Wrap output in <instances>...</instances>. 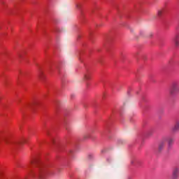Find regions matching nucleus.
I'll list each match as a JSON object with an SVG mask.
<instances>
[{"mask_svg":"<svg viewBox=\"0 0 179 179\" xmlns=\"http://www.w3.org/2000/svg\"><path fill=\"white\" fill-rule=\"evenodd\" d=\"M76 6H77L78 9H82V3H77Z\"/></svg>","mask_w":179,"mask_h":179,"instance_id":"nucleus-13","label":"nucleus"},{"mask_svg":"<svg viewBox=\"0 0 179 179\" xmlns=\"http://www.w3.org/2000/svg\"><path fill=\"white\" fill-rule=\"evenodd\" d=\"M55 31L58 32V31H58V28H57V29L55 30Z\"/></svg>","mask_w":179,"mask_h":179,"instance_id":"nucleus-22","label":"nucleus"},{"mask_svg":"<svg viewBox=\"0 0 179 179\" xmlns=\"http://www.w3.org/2000/svg\"><path fill=\"white\" fill-rule=\"evenodd\" d=\"M69 153H70V155H72V153H73V150H70Z\"/></svg>","mask_w":179,"mask_h":179,"instance_id":"nucleus-18","label":"nucleus"},{"mask_svg":"<svg viewBox=\"0 0 179 179\" xmlns=\"http://www.w3.org/2000/svg\"><path fill=\"white\" fill-rule=\"evenodd\" d=\"M6 143H9V142L8 141H6Z\"/></svg>","mask_w":179,"mask_h":179,"instance_id":"nucleus-23","label":"nucleus"},{"mask_svg":"<svg viewBox=\"0 0 179 179\" xmlns=\"http://www.w3.org/2000/svg\"><path fill=\"white\" fill-rule=\"evenodd\" d=\"M52 143L55 144V140L52 139Z\"/></svg>","mask_w":179,"mask_h":179,"instance_id":"nucleus-16","label":"nucleus"},{"mask_svg":"<svg viewBox=\"0 0 179 179\" xmlns=\"http://www.w3.org/2000/svg\"><path fill=\"white\" fill-rule=\"evenodd\" d=\"M43 142H44V141H38V145H41V143H43Z\"/></svg>","mask_w":179,"mask_h":179,"instance_id":"nucleus-15","label":"nucleus"},{"mask_svg":"<svg viewBox=\"0 0 179 179\" xmlns=\"http://www.w3.org/2000/svg\"><path fill=\"white\" fill-rule=\"evenodd\" d=\"M164 148H166V140L162 138L158 143L157 153H162L164 150Z\"/></svg>","mask_w":179,"mask_h":179,"instance_id":"nucleus-3","label":"nucleus"},{"mask_svg":"<svg viewBox=\"0 0 179 179\" xmlns=\"http://www.w3.org/2000/svg\"><path fill=\"white\" fill-rule=\"evenodd\" d=\"M38 75V78L41 79H44V78H45V76H44V73L43 72V70H41V68H39Z\"/></svg>","mask_w":179,"mask_h":179,"instance_id":"nucleus-9","label":"nucleus"},{"mask_svg":"<svg viewBox=\"0 0 179 179\" xmlns=\"http://www.w3.org/2000/svg\"><path fill=\"white\" fill-rule=\"evenodd\" d=\"M90 138V134H87V136H85V139H87V138Z\"/></svg>","mask_w":179,"mask_h":179,"instance_id":"nucleus-14","label":"nucleus"},{"mask_svg":"<svg viewBox=\"0 0 179 179\" xmlns=\"http://www.w3.org/2000/svg\"><path fill=\"white\" fill-rule=\"evenodd\" d=\"M179 131V120L176 122L175 126L172 128V132H177Z\"/></svg>","mask_w":179,"mask_h":179,"instance_id":"nucleus-8","label":"nucleus"},{"mask_svg":"<svg viewBox=\"0 0 179 179\" xmlns=\"http://www.w3.org/2000/svg\"><path fill=\"white\" fill-rule=\"evenodd\" d=\"M163 139L165 140V143H167L168 149H171L174 145V137L169 136L163 137Z\"/></svg>","mask_w":179,"mask_h":179,"instance_id":"nucleus-2","label":"nucleus"},{"mask_svg":"<svg viewBox=\"0 0 179 179\" xmlns=\"http://www.w3.org/2000/svg\"><path fill=\"white\" fill-rule=\"evenodd\" d=\"M84 78L85 80H90L92 79V74L88 71L86 74H85Z\"/></svg>","mask_w":179,"mask_h":179,"instance_id":"nucleus-10","label":"nucleus"},{"mask_svg":"<svg viewBox=\"0 0 179 179\" xmlns=\"http://www.w3.org/2000/svg\"><path fill=\"white\" fill-rule=\"evenodd\" d=\"M19 73L20 75H23V73L21 71H19Z\"/></svg>","mask_w":179,"mask_h":179,"instance_id":"nucleus-20","label":"nucleus"},{"mask_svg":"<svg viewBox=\"0 0 179 179\" xmlns=\"http://www.w3.org/2000/svg\"><path fill=\"white\" fill-rule=\"evenodd\" d=\"M1 5H5V1H1Z\"/></svg>","mask_w":179,"mask_h":179,"instance_id":"nucleus-17","label":"nucleus"},{"mask_svg":"<svg viewBox=\"0 0 179 179\" xmlns=\"http://www.w3.org/2000/svg\"><path fill=\"white\" fill-rule=\"evenodd\" d=\"M28 107H34V106H38V101H35L31 103H29L27 105Z\"/></svg>","mask_w":179,"mask_h":179,"instance_id":"nucleus-11","label":"nucleus"},{"mask_svg":"<svg viewBox=\"0 0 179 179\" xmlns=\"http://www.w3.org/2000/svg\"><path fill=\"white\" fill-rule=\"evenodd\" d=\"M18 57H19V58H22V55L18 54Z\"/></svg>","mask_w":179,"mask_h":179,"instance_id":"nucleus-19","label":"nucleus"},{"mask_svg":"<svg viewBox=\"0 0 179 179\" xmlns=\"http://www.w3.org/2000/svg\"><path fill=\"white\" fill-rule=\"evenodd\" d=\"M47 134H48V135H50L48 132H47Z\"/></svg>","mask_w":179,"mask_h":179,"instance_id":"nucleus-24","label":"nucleus"},{"mask_svg":"<svg viewBox=\"0 0 179 179\" xmlns=\"http://www.w3.org/2000/svg\"><path fill=\"white\" fill-rule=\"evenodd\" d=\"M173 43L175 44V47H179V31L177 32L173 38Z\"/></svg>","mask_w":179,"mask_h":179,"instance_id":"nucleus-6","label":"nucleus"},{"mask_svg":"<svg viewBox=\"0 0 179 179\" xmlns=\"http://www.w3.org/2000/svg\"><path fill=\"white\" fill-rule=\"evenodd\" d=\"M62 124L66 129V131L69 130V129H68V121L64 120L63 122L62 123Z\"/></svg>","mask_w":179,"mask_h":179,"instance_id":"nucleus-12","label":"nucleus"},{"mask_svg":"<svg viewBox=\"0 0 179 179\" xmlns=\"http://www.w3.org/2000/svg\"><path fill=\"white\" fill-rule=\"evenodd\" d=\"M179 176V169L178 168H175L173 171V179H177L178 178Z\"/></svg>","mask_w":179,"mask_h":179,"instance_id":"nucleus-7","label":"nucleus"},{"mask_svg":"<svg viewBox=\"0 0 179 179\" xmlns=\"http://www.w3.org/2000/svg\"><path fill=\"white\" fill-rule=\"evenodd\" d=\"M179 92V83L178 81H174L172 83L170 89L169 93L171 96L176 94V93H178Z\"/></svg>","mask_w":179,"mask_h":179,"instance_id":"nucleus-1","label":"nucleus"},{"mask_svg":"<svg viewBox=\"0 0 179 179\" xmlns=\"http://www.w3.org/2000/svg\"><path fill=\"white\" fill-rule=\"evenodd\" d=\"M15 164H16L17 167H19V165H18V164H17V162H15Z\"/></svg>","mask_w":179,"mask_h":179,"instance_id":"nucleus-21","label":"nucleus"},{"mask_svg":"<svg viewBox=\"0 0 179 179\" xmlns=\"http://www.w3.org/2000/svg\"><path fill=\"white\" fill-rule=\"evenodd\" d=\"M167 12H169V9L167 8H162V10H159L157 13L158 17H163V16H164Z\"/></svg>","mask_w":179,"mask_h":179,"instance_id":"nucleus-5","label":"nucleus"},{"mask_svg":"<svg viewBox=\"0 0 179 179\" xmlns=\"http://www.w3.org/2000/svg\"><path fill=\"white\" fill-rule=\"evenodd\" d=\"M11 143L15 145V149H18V148H20L21 145L26 143V140L25 138H22L20 141H11Z\"/></svg>","mask_w":179,"mask_h":179,"instance_id":"nucleus-4","label":"nucleus"}]
</instances>
